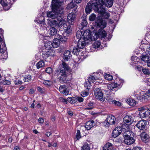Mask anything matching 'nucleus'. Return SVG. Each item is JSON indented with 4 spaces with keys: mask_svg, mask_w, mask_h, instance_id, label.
<instances>
[{
    "mask_svg": "<svg viewBox=\"0 0 150 150\" xmlns=\"http://www.w3.org/2000/svg\"><path fill=\"white\" fill-rule=\"evenodd\" d=\"M134 94L136 97L139 100H143V99H146L144 98V93L140 90H137L135 92Z\"/></svg>",
    "mask_w": 150,
    "mask_h": 150,
    "instance_id": "nucleus-9",
    "label": "nucleus"
},
{
    "mask_svg": "<svg viewBox=\"0 0 150 150\" xmlns=\"http://www.w3.org/2000/svg\"><path fill=\"white\" fill-rule=\"evenodd\" d=\"M44 62L43 60L39 61L36 64V67L38 69L40 68L44 67Z\"/></svg>",
    "mask_w": 150,
    "mask_h": 150,
    "instance_id": "nucleus-38",
    "label": "nucleus"
},
{
    "mask_svg": "<svg viewBox=\"0 0 150 150\" xmlns=\"http://www.w3.org/2000/svg\"><path fill=\"white\" fill-rule=\"evenodd\" d=\"M106 100L110 103L112 104L113 103V101H114L113 97L110 96H108L106 98Z\"/></svg>",
    "mask_w": 150,
    "mask_h": 150,
    "instance_id": "nucleus-48",
    "label": "nucleus"
},
{
    "mask_svg": "<svg viewBox=\"0 0 150 150\" xmlns=\"http://www.w3.org/2000/svg\"><path fill=\"white\" fill-rule=\"evenodd\" d=\"M89 94L88 90H84L81 92V95L83 97H85L87 96Z\"/></svg>",
    "mask_w": 150,
    "mask_h": 150,
    "instance_id": "nucleus-50",
    "label": "nucleus"
},
{
    "mask_svg": "<svg viewBox=\"0 0 150 150\" xmlns=\"http://www.w3.org/2000/svg\"><path fill=\"white\" fill-rule=\"evenodd\" d=\"M43 83L45 85L49 86L52 84V82L51 80H45L43 81Z\"/></svg>",
    "mask_w": 150,
    "mask_h": 150,
    "instance_id": "nucleus-52",
    "label": "nucleus"
},
{
    "mask_svg": "<svg viewBox=\"0 0 150 150\" xmlns=\"http://www.w3.org/2000/svg\"><path fill=\"white\" fill-rule=\"evenodd\" d=\"M81 137V136L80 135V131L79 130H77L76 134V139L77 140H79Z\"/></svg>",
    "mask_w": 150,
    "mask_h": 150,
    "instance_id": "nucleus-55",
    "label": "nucleus"
},
{
    "mask_svg": "<svg viewBox=\"0 0 150 150\" xmlns=\"http://www.w3.org/2000/svg\"><path fill=\"white\" fill-rule=\"evenodd\" d=\"M0 83L3 85H9L11 84V81L8 80L4 79Z\"/></svg>",
    "mask_w": 150,
    "mask_h": 150,
    "instance_id": "nucleus-47",
    "label": "nucleus"
},
{
    "mask_svg": "<svg viewBox=\"0 0 150 150\" xmlns=\"http://www.w3.org/2000/svg\"><path fill=\"white\" fill-rule=\"evenodd\" d=\"M71 56V52L70 51L67 50L64 52L63 58L67 61L68 59L70 58Z\"/></svg>",
    "mask_w": 150,
    "mask_h": 150,
    "instance_id": "nucleus-26",
    "label": "nucleus"
},
{
    "mask_svg": "<svg viewBox=\"0 0 150 150\" xmlns=\"http://www.w3.org/2000/svg\"><path fill=\"white\" fill-rule=\"evenodd\" d=\"M135 142L134 139L133 138L132 136L129 137L125 138L124 140L125 143L127 145L133 144Z\"/></svg>",
    "mask_w": 150,
    "mask_h": 150,
    "instance_id": "nucleus-21",
    "label": "nucleus"
},
{
    "mask_svg": "<svg viewBox=\"0 0 150 150\" xmlns=\"http://www.w3.org/2000/svg\"><path fill=\"white\" fill-rule=\"evenodd\" d=\"M102 9V8L100 7L97 5V3L89 2L87 4V5L86 7L85 11L86 13L88 14L91 12L92 9H93L99 13V11H100Z\"/></svg>",
    "mask_w": 150,
    "mask_h": 150,
    "instance_id": "nucleus-5",
    "label": "nucleus"
},
{
    "mask_svg": "<svg viewBox=\"0 0 150 150\" xmlns=\"http://www.w3.org/2000/svg\"><path fill=\"white\" fill-rule=\"evenodd\" d=\"M77 99V100H78V101L80 102H83V98L81 97H78Z\"/></svg>",
    "mask_w": 150,
    "mask_h": 150,
    "instance_id": "nucleus-62",
    "label": "nucleus"
},
{
    "mask_svg": "<svg viewBox=\"0 0 150 150\" xmlns=\"http://www.w3.org/2000/svg\"><path fill=\"white\" fill-rule=\"evenodd\" d=\"M58 20V27H61L63 26V28L64 30V33L66 35H69L71 33V28L70 24L67 22L64 19H62L61 15L56 18Z\"/></svg>",
    "mask_w": 150,
    "mask_h": 150,
    "instance_id": "nucleus-3",
    "label": "nucleus"
},
{
    "mask_svg": "<svg viewBox=\"0 0 150 150\" xmlns=\"http://www.w3.org/2000/svg\"><path fill=\"white\" fill-rule=\"evenodd\" d=\"M97 3V5L102 8H104L103 7V5L104 4V3L103 0H96V2Z\"/></svg>",
    "mask_w": 150,
    "mask_h": 150,
    "instance_id": "nucleus-43",
    "label": "nucleus"
},
{
    "mask_svg": "<svg viewBox=\"0 0 150 150\" xmlns=\"http://www.w3.org/2000/svg\"><path fill=\"white\" fill-rule=\"evenodd\" d=\"M104 77L106 79L108 80H111L112 79V76L109 74H107L105 75Z\"/></svg>",
    "mask_w": 150,
    "mask_h": 150,
    "instance_id": "nucleus-49",
    "label": "nucleus"
},
{
    "mask_svg": "<svg viewBox=\"0 0 150 150\" xmlns=\"http://www.w3.org/2000/svg\"><path fill=\"white\" fill-rule=\"evenodd\" d=\"M142 148L140 147L136 146L134 147L132 150H142Z\"/></svg>",
    "mask_w": 150,
    "mask_h": 150,
    "instance_id": "nucleus-60",
    "label": "nucleus"
},
{
    "mask_svg": "<svg viewBox=\"0 0 150 150\" xmlns=\"http://www.w3.org/2000/svg\"><path fill=\"white\" fill-rule=\"evenodd\" d=\"M97 34L99 36V38H104L107 35L106 31L103 30V28L99 29Z\"/></svg>",
    "mask_w": 150,
    "mask_h": 150,
    "instance_id": "nucleus-22",
    "label": "nucleus"
},
{
    "mask_svg": "<svg viewBox=\"0 0 150 150\" xmlns=\"http://www.w3.org/2000/svg\"><path fill=\"white\" fill-rule=\"evenodd\" d=\"M99 79V78L95 75H91L88 78V81L90 83H91L94 82L96 80H97Z\"/></svg>",
    "mask_w": 150,
    "mask_h": 150,
    "instance_id": "nucleus-33",
    "label": "nucleus"
},
{
    "mask_svg": "<svg viewBox=\"0 0 150 150\" xmlns=\"http://www.w3.org/2000/svg\"><path fill=\"white\" fill-rule=\"evenodd\" d=\"M120 127H117L113 130L112 135L114 137H116L119 136L122 132V129Z\"/></svg>",
    "mask_w": 150,
    "mask_h": 150,
    "instance_id": "nucleus-11",
    "label": "nucleus"
},
{
    "mask_svg": "<svg viewBox=\"0 0 150 150\" xmlns=\"http://www.w3.org/2000/svg\"><path fill=\"white\" fill-rule=\"evenodd\" d=\"M147 54L150 55V47H148L146 49Z\"/></svg>",
    "mask_w": 150,
    "mask_h": 150,
    "instance_id": "nucleus-63",
    "label": "nucleus"
},
{
    "mask_svg": "<svg viewBox=\"0 0 150 150\" xmlns=\"http://www.w3.org/2000/svg\"><path fill=\"white\" fill-rule=\"evenodd\" d=\"M104 3L106 6L110 8L112 5L113 1L112 0H104Z\"/></svg>",
    "mask_w": 150,
    "mask_h": 150,
    "instance_id": "nucleus-35",
    "label": "nucleus"
},
{
    "mask_svg": "<svg viewBox=\"0 0 150 150\" xmlns=\"http://www.w3.org/2000/svg\"><path fill=\"white\" fill-rule=\"evenodd\" d=\"M75 18V15L73 13H69L67 19L68 22L72 25V22L74 21Z\"/></svg>",
    "mask_w": 150,
    "mask_h": 150,
    "instance_id": "nucleus-20",
    "label": "nucleus"
},
{
    "mask_svg": "<svg viewBox=\"0 0 150 150\" xmlns=\"http://www.w3.org/2000/svg\"><path fill=\"white\" fill-rule=\"evenodd\" d=\"M60 42V41L56 37V38L54 40L53 42L52 43V47L54 48L57 47L59 45Z\"/></svg>",
    "mask_w": 150,
    "mask_h": 150,
    "instance_id": "nucleus-31",
    "label": "nucleus"
},
{
    "mask_svg": "<svg viewBox=\"0 0 150 150\" xmlns=\"http://www.w3.org/2000/svg\"><path fill=\"white\" fill-rule=\"evenodd\" d=\"M91 83L88 81L87 82H86L84 83V86L86 87V89L89 90L90 89V86H91Z\"/></svg>",
    "mask_w": 150,
    "mask_h": 150,
    "instance_id": "nucleus-54",
    "label": "nucleus"
},
{
    "mask_svg": "<svg viewBox=\"0 0 150 150\" xmlns=\"http://www.w3.org/2000/svg\"><path fill=\"white\" fill-rule=\"evenodd\" d=\"M52 0L51 5L52 6L55 7L59 9H60V8H61L64 9L61 6L63 2V0Z\"/></svg>",
    "mask_w": 150,
    "mask_h": 150,
    "instance_id": "nucleus-8",
    "label": "nucleus"
},
{
    "mask_svg": "<svg viewBox=\"0 0 150 150\" xmlns=\"http://www.w3.org/2000/svg\"><path fill=\"white\" fill-rule=\"evenodd\" d=\"M48 23L51 26L58 27V20L54 19V20L50 21Z\"/></svg>",
    "mask_w": 150,
    "mask_h": 150,
    "instance_id": "nucleus-28",
    "label": "nucleus"
},
{
    "mask_svg": "<svg viewBox=\"0 0 150 150\" xmlns=\"http://www.w3.org/2000/svg\"><path fill=\"white\" fill-rule=\"evenodd\" d=\"M142 71L143 72L146 74H149L150 73L149 70L146 68L142 69Z\"/></svg>",
    "mask_w": 150,
    "mask_h": 150,
    "instance_id": "nucleus-57",
    "label": "nucleus"
},
{
    "mask_svg": "<svg viewBox=\"0 0 150 150\" xmlns=\"http://www.w3.org/2000/svg\"><path fill=\"white\" fill-rule=\"evenodd\" d=\"M96 25L97 27L103 29L106 26V23L105 21L102 19H98L96 22Z\"/></svg>",
    "mask_w": 150,
    "mask_h": 150,
    "instance_id": "nucleus-14",
    "label": "nucleus"
},
{
    "mask_svg": "<svg viewBox=\"0 0 150 150\" xmlns=\"http://www.w3.org/2000/svg\"><path fill=\"white\" fill-rule=\"evenodd\" d=\"M101 45V42H100L97 41H96L93 44V48H98Z\"/></svg>",
    "mask_w": 150,
    "mask_h": 150,
    "instance_id": "nucleus-44",
    "label": "nucleus"
},
{
    "mask_svg": "<svg viewBox=\"0 0 150 150\" xmlns=\"http://www.w3.org/2000/svg\"><path fill=\"white\" fill-rule=\"evenodd\" d=\"M45 71L47 73L50 74L52 72V69L50 67H48L46 69Z\"/></svg>",
    "mask_w": 150,
    "mask_h": 150,
    "instance_id": "nucleus-58",
    "label": "nucleus"
},
{
    "mask_svg": "<svg viewBox=\"0 0 150 150\" xmlns=\"http://www.w3.org/2000/svg\"><path fill=\"white\" fill-rule=\"evenodd\" d=\"M38 121L40 123H43L44 122V119L42 118H40L38 120Z\"/></svg>",
    "mask_w": 150,
    "mask_h": 150,
    "instance_id": "nucleus-61",
    "label": "nucleus"
},
{
    "mask_svg": "<svg viewBox=\"0 0 150 150\" xmlns=\"http://www.w3.org/2000/svg\"><path fill=\"white\" fill-rule=\"evenodd\" d=\"M122 132H123V135L125 139V138L129 137L132 136L133 134L132 132L129 130H127L125 129L124 128H123Z\"/></svg>",
    "mask_w": 150,
    "mask_h": 150,
    "instance_id": "nucleus-19",
    "label": "nucleus"
},
{
    "mask_svg": "<svg viewBox=\"0 0 150 150\" xmlns=\"http://www.w3.org/2000/svg\"><path fill=\"white\" fill-rule=\"evenodd\" d=\"M150 113V109H147L139 112V115L141 118H144L148 117Z\"/></svg>",
    "mask_w": 150,
    "mask_h": 150,
    "instance_id": "nucleus-13",
    "label": "nucleus"
},
{
    "mask_svg": "<svg viewBox=\"0 0 150 150\" xmlns=\"http://www.w3.org/2000/svg\"><path fill=\"white\" fill-rule=\"evenodd\" d=\"M57 30L54 27H52L49 28L48 33L51 35H54L57 34Z\"/></svg>",
    "mask_w": 150,
    "mask_h": 150,
    "instance_id": "nucleus-29",
    "label": "nucleus"
},
{
    "mask_svg": "<svg viewBox=\"0 0 150 150\" xmlns=\"http://www.w3.org/2000/svg\"><path fill=\"white\" fill-rule=\"evenodd\" d=\"M52 52V50H46L45 49H43L42 55L43 59H45L47 58L50 55Z\"/></svg>",
    "mask_w": 150,
    "mask_h": 150,
    "instance_id": "nucleus-18",
    "label": "nucleus"
},
{
    "mask_svg": "<svg viewBox=\"0 0 150 150\" xmlns=\"http://www.w3.org/2000/svg\"><path fill=\"white\" fill-rule=\"evenodd\" d=\"M113 104H115L118 106H120L121 105V103L120 102L115 100L113 101Z\"/></svg>",
    "mask_w": 150,
    "mask_h": 150,
    "instance_id": "nucleus-59",
    "label": "nucleus"
},
{
    "mask_svg": "<svg viewBox=\"0 0 150 150\" xmlns=\"http://www.w3.org/2000/svg\"><path fill=\"white\" fill-rule=\"evenodd\" d=\"M52 11L47 12V13L48 17L52 19H56L58 18L64 12L63 9L60 8V9H58L52 6Z\"/></svg>",
    "mask_w": 150,
    "mask_h": 150,
    "instance_id": "nucleus-4",
    "label": "nucleus"
},
{
    "mask_svg": "<svg viewBox=\"0 0 150 150\" xmlns=\"http://www.w3.org/2000/svg\"><path fill=\"white\" fill-rule=\"evenodd\" d=\"M76 37L77 39H79L78 41H78H79L80 39L81 38H84V33L83 34V36L82 32L80 30H78L77 31L76 33Z\"/></svg>",
    "mask_w": 150,
    "mask_h": 150,
    "instance_id": "nucleus-36",
    "label": "nucleus"
},
{
    "mask_svg": "<svg viewBox=\"0 0 150 150\" xmlns=\"http://www.w3.org/2000/svg\"><path fill=\"white\" fill-rule=\"evenodd\" d=\"M37 90L38 91L42 93H43L45 92V89L44 88H41L39 86L37 87Z\"/></svg>",
    "mask_w": 150,
    "mask_h": 150,
    "instance_id": "nucleus-56",
    "label": "nucleus"
},
{
    "mask_svg": "<svg viewBox=\"0 0 150 150\" xmlns=\"http://www.w3.org/2000/svg\"><path fill=\"white\" fill-rule=\"evenodd\" d=\"M44 48L45 50H51V48L52 47V42H47V43L45 44Z\"/></svg>",
    "mask_w": 150,
    "mask_h": 150,
    "instance_id": "nucleus-32",
    "label": "nucleus"
},
{
    "mask_svg": "<svg viewBox=\"0 0 150 150\" xmlns=\"http://www.w3.org/2000/svg\"><path fill=\"white\" fill-rule=\"evenodd\" d=\"M84 38H81L78 41V46L81 48H83L86 44L88 43V41H95L99 38L97 33L90 34L89 32L87 30L84 32Z\"/></svg>",
    "mask_w": 150,
    "mask_h": 150,
    "instance_id": "nucleus-1",
    "label": "nucleus"
},
{
    "mask_svg": "<svg viewBox=\"0 0 150 150\" xmlns=\"http://www.w3.org/2000/svg\"><path fill=\"white\" fill-rule=\"evenodd\" d=\"M140 137L141 139L145 142H146L149 140V136L146 131L142 132L140 134Z\"/></svg>",
    "mask_w": 150,
    "mask_h": 150,
    "instance_id": "nucleus-16",
    "label": "nucleus"
},
{
    "mask_svg": "<svg viewBox=\"0 0 150 150\" xmlns=\"http://www.w3.org/2000/svg\"><path fill=\"white\" fill-rule=\"evenodd\" d=\"M137 57L136 56L132 57L131 58V60L132 61H133L135 62V60H137Z\"/></svg>",
    "mask_w": 150,
    "mask_h": 150,
    "instance_id": "nucleus-64",
    "label": "nucleus"
},
{
    "mask_svg": "<svg viewBox=\"0 0 150 150\" xmlns=\"http://www.w3.org/2000/svg\"><path fill=\"white\" fill-rule=\"evenodd\" d=\"M59 89V91L63 95L67 96L69 94V91L67 86H60Z\"/></svg>",
    "mask_w": 150,
    "mask_h": 150,
    "instance_id": "nucleus-10",
    "label": "nucleus"
},
{
    "mask_svg": "<svg viewBox=\"0 0 150 150\" xmlns=\"http://www.w3.org/2000/svg\"><path fill=\"white\" fill-rule=\"evenodd\" d=\"M31 79V76L30 75H27L24 77V81L25 82H28Z\"/></svg>",
    "mask_w": 150,
    "mask_h": 150,
    "instance_id": "nucleus-45",
    "label": "nucleus"
},
{
    "mask_svg": "<svg viewBox=\"0 0 150 150\" xmlns=\"http://www.w3.org/2000/svg\"><path fill=\"white\" fill-rule=\"evenodd\" d=\"M126 102L129 105L131 106H134L136 104L135 101L132 99L129 98L127 100Z\"/></svg>",
    "mask_w": 150,
    "mask_h": 150,
    "instance_id": "nucleus-37",
    "label": "nucleus"
},
{
    "mask_svg": "<svg viewBox=\"0 0 150 150\" xmlns=\"http://www.w3.org/2000/svg\"><path fill=\"white\" fill-rule=\"evenodd\" d=\"M106 120L108 125H113L115 123L116 119L114 116L112 115H109L108 116Z\"/></svg>",
    "mask_w": 150,
    "mask_h": 150,
    "instance_id": "nucleus-15",
    "label": "nucleus"
},
{
    "mask_svg": "<svg viewBox=\"0 0 150 150\" xmlns=\"http://www.w3.org/2000/svg\"><path fill=\"white\" fill-rule=\"evenodd\" d=\"M113 147L112 144L108 142L107 143L103 148V150H112Z\"/></svg>",
    "mask_w": 150,
    "mask_h": 150,
    "instance_id": "nucleus-24",
    "label": "nucleus"
},
{
    "mask_svg": "<svg viewBox=\"0 0 150 150\" xmlns=\"http://www.w3.org/2000/svg\"><path fill=\"white\" fill-rule=\"evenodd\" d=\"M77 7L76 4L73 2H71L69 4L67 7V8L68 9H70L71 8H74V10H76Z\"/></svg>",
    "mask_w": 150,
    "mask_h": 150,
    "instance_id": "nucleus-30",
    "label": "nucleus"
},
{
    "mask_svg": "<svg viewBox=\"0 0 150 150\" xmlns=\"http://www.w3.org/2000/svg\"><path fill=\"white\" fill-rule=\"evenodd\" d=\"M90 145L88 143H85L81 147V150H90Z\"/></svg>",
    "mask_w": 150,
    "mask_h": 150,
    "instance_id": "nucleus-39",
    "label": "nucleus"
},
{
    "mask_svg": "<svg viewBox=\"0 0 150 150\" xmlns=\"http://www.w3.org/2000/svg\"><path fill=\"white\" fill-rule=\"evenodd\" d=\"M120 84L116 83H112L110 84H109L108 85V88L109 89L112 90L113 89L118 87Z\"/></svg>",
    "mask_w": 150,
    "mask_h": 150,
    "instance_id": "nucleus-27",
    "label": "nucleus"
},
{
    "mask_svg": "<svg viewBox=\"0 0 150 150\" xmlns=\"http://www.w3.org/2000/svg\"><path fill=\"white\" fill-rule=\"evenodd\" d=\"M93 103L90 102L87 105L88 107L86 106V109L91 110L93 108Z\"/></svg>",
    "mask_w": 150,
    "mask_h": 150,
    "instance_id": "nucleus-46",
    "label": "nucleus"
},
{
    "mask_svg": "<svg viewBox=\"0 0 150 150\" xmlns=\"http://www.w3.org/2000/svg\"><path fill=\"white\" fill-rule=\"evenodd\" d=\"M81 19L82 20V22L81 24V26L80 27H79V29L81 30L83 29V27L86 26L88 24V23L86 20V16H84L82 17Z\"/></svg>",
    "mask_w": 150,
    "mask_h": 150,
    "instance_id": "nucleus-23",
    "label": "nucleus"
},
{
    "mask_svg": "<svg viewBox=\"0 0 150 150\" xmlns=\"http://www.w3.org/2000/svg\"><path fill=\"white\" fill-rule=\"evenodd\" d=\"M106 10L105 8H103L100 11H99V13L104 18L108 19L110 16V14L106 12Z\"/></svg>",
    "mask_w": 150,
    "mask_h": 150,
    "instance_id": "nucleus-17",
    "label": "nucleus"
},
{
    "mask_svg": "<svg viewBox=\"0 0 150 150\" xmlns=\"http://www.w3.org/2000/svg\"><path fill=\"white\" fill-rule=\"evenodd\" d=\"M141 59L143 61L145 62H146L147 63L149 60V57L148 56V55H142L140 57Z\"/></svg>",
    "mask_w": 150,
    "mask_h": 150,
    "instance_id": "nucleus-40",
    "label": "nucleus"
},
{
    "mask_svg": "<svg viewBox=\"0 0 150 150\" xmlns=\"http://www.w3.org/2000/svg\"><path fill=\"white\" fill-rule=\"evenodd\" d=\"M150 97V89L148 90V91L144 93V98L145 99H147Z\"/></svg>",
    "mask_w": 150,
    "mask_h": 150,
    "instance_id": "nucleus-51",
    "label": "nucleus"
},
{
    "mask_svg": "<svg viewBox=\"0 0 150 150\" xmlns=\"http://www.w3.org/2000/svg\"><path fill=\"white\" fill-rule=\"evenodd\" d=\"M96 18V15L93 13L91 14L89 16V19L91 21H93L95 20Z\"/></svg>",
    "mask_w": 150,
    "mask_h": 150,
    "instance_id": "nucleus-53",
    "label": "nucleus"
},
{
    "mask_svg": "<svg viewBox=\"0 0 150 150\" xmlns=\"http://www.w3.org/2000/svg\"><path fill=\"white\" fill-rule=\"evenodd\" d=\"M147 122L143 120L139 121L136 125V127L140 130L145 129L147 127Z\"/></svg>",
    "mask_w": 150,
    "mask_h": 150,
    "instance_id": "nucleus-6",
    "label": "nucleus"
},
{
    "mask_svg": "<svg viewBox=\"0 0 150 150\" xmlns=\"http://www.w3.org/2000/svg\"><path fill=\"white\" fill-rule=\"evenodd\" d=\"M94 123L93 120L87 122L85 125L86 128L87 130H90L93 126Z\"/></svg>",
    "mask_w": 150,
    "mask_h": 150,
    "instance_id": "nucleus-25",
    "label": "nucleus"
},
{
    "mask_svg": "<svg viewBox=\"0 0 150 150\" xmlns=\"http://www.w3.org/2000/svg\"><path fill=\"white\" fill-rule=\"evenodd\" d=\"M59 71L57 70L56 73L58 79L61 82L64 83L67 78V71L70 69L69 66L65 62L62 61L59 65Z\"/></svg>",
    "mask_w": 150,
    "mask_h": 150,
    "instance_id": "nucleus-2",
    "label": "nucleus"
},
{
    "mask_svg": "<svg viewBox=\"0 0 150 150\" xmlns=\"http://www.w3.org/2000/svg\"><path fill=\"white\" fill-rule=\"evenodd\" d=\"M56 37L60 41L62 42H66L67 40V38L64 36H63L59 35L58 34L57 35Z\"/></svg>",
    "mask_w": 150,
    "mask_h": 150,
    "instance_id": "nucleus-34",
    "label": "nucleus"
},
{
    "mask_svg": "<svg viewBox=\"0 0 150 150\" xmlns=\"http://www.w3.org/2000/svg\"><path fill=\"white\" fill-rule=\"evenodd\" d=\"M67 100L71 103H74L77 101V99L75 97H71L68 98Z\"/></svg>",
    "mask_w": 150,
    "mask_h": 150,
    "instance_id": "nucleus-42",
    "label": "nucleus"
},
{
    "mask_svg": "<svg viewBox=\"0 0 150 150\" xmlns=\"http://www.w3.org/2000/svg\"><path fill=\"white\" fill-rule=\"evenodd\" d=\"M133 118L130 115H126L123 118V122L127 125H130L133 122Z\"/></svg>",
    "mask_w": 150,
    "mask_h": 150,
    "instance_id": "nucleus-12",
    "label": "nucleus"
},
{
    "mask_svg": "<svg viewBox=\"0 0 150 150\" xmlns=\"http://www.w3.org/2000/svg\"><path fill=\"white\" fill-rule=\"evenodd\" d=\"M94 94L96 96V99L101 101H104V98L103 97V94L102 91L98 88H96L94 91Z\"/></svg>",
    "mask_w": 150,
    "mask_h": 150,
    "instance_id": "nucleus-7",
    "label": "nucleus"
},
{
    "mask_svg": "<svg viewBox=\"0 0 150 150\" xmlns=\"http://www.w3.org/2000/svg\"><path fill=\"white\" fill-rule=\"evenodd\" d=\"M77 46L78 48L75 47L74 48L72 51V53L74 54H75L77 55L79 54V52L80 51V49H82L81 48L79 47L78 46V45H77Z\"/></svg>",
    "mask_w": 150,
    "mask_h": 150,
    "instance_id": "nucleus-41",
    "label": "nucleus"
}]
</instances>
